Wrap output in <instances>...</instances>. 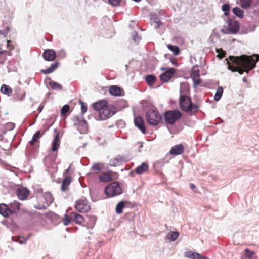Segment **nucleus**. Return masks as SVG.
I'll use <instances>...</instances> for the list:
<instances>
[{
	"instance_id": "nucleus-5",
	"label": "nucleus",
	"mask_w": 259,
	"mask_h": 259,
	"mask_svg": "<svg viewBox=\"0 0 259 259\" xmlns=\"http://www.w3.org/2000/svg\"><path fill=\"white\" fill-rule=\"evenodd\" d=\"M228 25L222 29V32L224 34H236L239 29V23L235 20L230 19L227 22Z\"/></svg>"
},
{
	"instance_id": "nucleus-44",
	"label": "nucleus",
	"mask_w": 259,
	"mask_h": 259,
	"mask_svg": "<svg viewBox=\"0 0 259 259\" xmlns=\"http://www.w3.org/2000/svg\"><path fill=\"white\" fill-rule=\"evenodd\" d=\"M71 221V220H70V216L69 217V218H68V215L66 214H65L64 215V218L63 219L64 225L65 226L68 225L70 223Z\"/></svg>"
},
{
	"instance_id": "nucleus-9",
	"label": "nucleus",
	"mask_w": 259,
	"mask_h": 259,
	"mask_svg": "<svg viewBox=\"0 0 259 259\" xmlns=\"http://www.w3.org/2000/svg\"><path fill=\"white\" fill-rule=\"evenodd\" d=\"M75 207L77 211L81 212H88L90 209V206L88 202L82 199L76 201Z\"/></svg>"
},
{
	"instance_id": "nucleus-54",
	"label": "nucleus",
	"mask_w": 259,
	"mask_h": 259,
	"mask_svg": "<svg viewBox=\"0 0 259 259\" xmlns=\"http://www.w3.org/2000/svg\"><path fill=\"white\" fill-rule=\"evenodd\" d=\"M10 42V41H7V48H9V43Z\"/></svg>"
},
{
	"instance_id": "nucleus-36",
	"label": "nucleus",
	"mask_w": 259,
	"mask_h": 259,
	"mask_svg": "<svg viewBox=\"0 0 259 259\" xmlns=\"http://www.w3.org/2000/svg\"><path fill=\"white\" fill-rule=\"evenodd\" d=\"M199 75V70L198 69V67L197 66L193 67L191 73V77H195Z\"/></svg>"
},
{
	"instance_id": "nucleus-31",
	"label": "nucleus",
	"mask_w": 259,
	"mask_h": 259,
	"mask_svg": "<svg viewBox=\"0 0 259 259\" xmlns=\"http://www.w3.org/2000/svg\"><path fill=\"white\" fill-rule=\"evenodd\" d=\"M145 79L148 84L150 86L152 85L156 80V77L153 75H148Z\"/></svg>"
},
{
	"instance_id": "nucleus-43",
	"label": "nucleus",
	"mask_w": 259,
	"mask_h": 259,
	"mask_svg": "<svg viewBox=\"0 0 259 259\" xmlns=\"http://www.w3.org/2000/svg\"><path fill=\"white\" fill-rule=\"evenodd\" d=\"M69 110V106L67 105H64L61 109V114L65 115Z\"/></svg>"
},
{
	"instance_id": "nucleus-11",
	"label": "nucleus",
	"mask_w": 259,
	"mask_h": 259,
	"mask_svg": "<svg viewBox=\"0 0 259 259\" xmlns=\"http://www.w3.org/2000/svg\"><path fill=\"white\" fill-rule=\"evenodd\" d=\"M127 161V159L125 157L118 155L116 157L110 159L109 165L111 166H117L121 165L123 162Z\"/></svg>"
},
{
	"instance_id": "nucleus-47",
	"label": "nucleus",
	"mask_w": 259,
	"mask_h": 259,
	"mask_svg": "<svg viewBox=\"0 0 259 259\" xmlns=\"http://www.w3.org/2000/svg\"><path fill=\"white\" fill-rule=\"evenodd\" d=\"M154 22L156 24V25L155 26L156 28H158L161 25V22L157 19L154 20Z\"/></svg>"
},
{
	"instance_id": "nucleus-41",
	"label": "nucleus",
	"mask_w": 259,
	"mask_h": 259,
	"mask_svg": "<svg viewBox=\"0 0 259 259\" xmlns=\"http://www.w3.org/2000/svg\"><path fill=\"white\" fill-rule=\"evenodd\" d=\"M254 254V252L248 249H246L245 250V256L246 257H248L249 258H252V257L253 256V255Z\"/></svg>"
},
{
	"instance_id": "nucleus-6",
	"label": "nucleus",
	"mask_w": 259,
	"mask_h": 259,
	"mask_svg": "<svg viewBox=\"0 0 259 259\" xmlns=\"http://www.w3.org/2000/svg\"><path fill=\"white\" fill-rule=\"evenodd\" d=\"M146 118L147 122L152 125H157L160 120V116L158 112L153 109H150L148 111L146 114Z\"/></svg>"
},
{
	"instance_id": "nucleus-1",
	"label": "nucleus",
	"mask_w": 259,
	"mask_h": 259,
	"mask_svg": "<svg viewBox=\"0 0 259 259\" xmlns=\"http://www.w3.org/2000/svg\"><path fill=\"white\" fill-rule=\"evenodd\" d=\"M259 60V55L254 54L252 56L241 55L240 56H230L229 60H227L228 68L232 72H238L242 74L248 71L256 66Z\"/></svg>"
},
{
	"instance_id": "nucleus-46",
	"label": "nucleus",
	"mask_w": 259,
	"mask_h": 259,
	"mask_svg": "<svg viewBox=\"0 0 259 259\" xmlns=\"http://www.w3.org/2000/svg\"><path fill=\"white\" fill-rule=\"evenodd\" d=\"M80 103L81 105V111L82 115H83L87 111V107L84 104L83 102L82 101H80Z\"/></svg>"
},
{
	"instance_id": "nucleus-34",
	"label": "nucleus",
	"mask_w": 259,
	"mask_h": 259,
	"mask_svg": "<svg viewBox=\"0 0 259 259\" xmlns=\"http://www.w3.org/2000/svg\"><path fill=\"white\" fill-rule=\"evenodd\" d=\"M167 47L170 50L173 52L174 55H177L179 54L180 49L178 47L176 46H173L171 45H168L167 46Z\"/></svg>"
},
{
	"instance_id": "nucleus-50",
	"label": "nucleus",
	"mask_w": 259,
	"mask_h": 259,
	"mask_svg": "<svg viewBox=\"0 0 259 259\" xmlns=\"http://www.w3.org/2000/svg\"><path fill=\"white\" fill-rule=\"evenodd\" d=\"M138 144H140L139 149H138V152H141L140 148H142L143 146L142 143L139 142V143H138Z\"/></svg>"
},
{
	"instance_id": "nucleus-8",
	"label": "nucleus",
	"mask_w": 259,
	"mask_h": 259,
	"mask_svg": "<svg viewBox=\"0 0 259 259\" xmlns=\"http://www.w3.org/2000/svg\"><path fill=\"white\" fill-rule=\"evenodd\" d=\"M180 118L181 113L178 110L169 111L166 112L164 115L166 122L171 125Z\"/></svg>"
},
{
	"instance_id": "nucleus-28",
	"label": "nucleus",
	"mask_w": 259,
	"mask_h": 259,
	"mask_svg": "<svg viewBox=\"0 0 259 259\" xmlns=\"http://www.w3.org/2000/svg\"><path fill=\"white\" fill-rule=\"evenodd\" d=\"M232 12L237 17L242 18L244 16V11L239 7L234 8Z\"/></svg>"
},
{
	"instance_id": "nucleus-49",
	"label": "nucleus",
	"mask_w": 259,
	"mask_h": 259,
	"mask_svg": "<svg viewBox=\"0 0 259 259\" xmlns=\"http://www.w3.org/2000/svg\"><path fill=\"white\" fill-rule=\"evenodd\" d=\"M42 109H43V106H39L38 108V111L39 112V113H40L41 112V111L42 110Z\"/></svg>"
},
{
	"instance_id": "nucleus-39",
	"label": "nucleus",
	"mask_w": 259,
	"mask_h": 259,
	"mask_svg": "<svg viewBox=\"0 0 259 259\" xmlns=\"http://www.w3.org/2000/svg\"><path fill=\"white\" fill-rule=\"evenodd\" d=\"M199 76L200 75H199L195 77H194L191 78L193 80V86L194 87H196L197 86L199 85L201 82V80L200 79Z\"/></svg>"
},
{
	"instance_id": "nucleus-58",
	"label": "nucleus",
	"mask_w": 259,
	"mask_h": 259,
	"mask_svg": "<svg viewBox=\"0 0 259 259\" xmlns=\"http://www.w3.org/2000/svg\"><path fill=\"white\" fill-rule=\"evenodd\" d=\"M31 235L30 234L29 236H28L27 238H24L25 239H27V240L28 239H29V237H30Z\"/></svg>"
},
{
	"instance_id": "nucleus-14",
	"label": "nucleus",
	"mask_w": 259,
	"mask_h": 259,
	"mask_svg": "<svg viewBox=\"0 0 259 259\" xmlns=\"http://www.w3.org/2000/svg\"><path fill=\"white\" fill-rule=\"evenodd\" d=\"M175 69L169 68L165 72L163 73L160 75V79L164 82L168 81L174 75Z\"/></svg>"
},
{
	"instance_id": "nucleus-55",
	"label": "nucleus",
	"mask_w": 259,
	"mask_h": 259,
	"mask_svg": "<svg viewBox=\"0 0 259 259\" xmlns=\"http://www.w3.org/2000/svg\"><path fill=\"white\" fill-rule=\"evenodd\" d=\"M3 50L2 49V48H0V54H2L3 53Z\"/></svg>"
},
{
	"instance_id": "nucleus-59",
	"label": "nucleus",
	"mask_w": 259,
	"mask_h": 259,
	"mask_svg": "<svg viewBox=\"0 0 259 259\" xmlns=\"http://www.w3.org/2000/svg\"><path fill=\"white\" fill-rule=\"evenodd\" d=\"M134 1L136 2H139L140 1H141V0H133Z\"/></svg>"
},
{
	"instance_id": "nucleus-40",
	"label": "nucleus",
	"mask_w": 259,
	"mask_h": 259,
	"mask_svg": "<svg viewBox=\"0 0 259 259\" xmlns=\"http://www.w3.org/2000/svg\"><path fill=\"white\" fill-rule=\"evenodd\" d=\"M132 36L133 37V40L136 42H138L141 39L140 37L138 35L137 32L136 31L132 32Z\"/></svg>"
},
{
	"instance_id": "nucleus-52",
	"label": "nucleus",
	"mask_w": 259,
	"mask_h": 259,
	"mask_svg": "<svg viewBox=\"0 0 259 259\" xmlns=\"http://www.w3.org/2000/svg\"><path fill=\"white\" fill-rule=\"evenodd\" d=\"M69 171V168L67 169L63 173V175L65 176L67 174Z\"/></svg>"
},
{
	"instance_id": "nucleus-16",
	"label": "nucleus",
	"mask_w": 259,
	"mask_h": 259,
	"mask_svg": "<svg viewBox=\"0 0 259 259\" xmlns=\"http://www.w3.org/2000/svg\"><path fill=\"white\" fill-rule=\"evenodd\" d=\"M29 194V191L28 189L24 187L19 188L17 190V195L19 199L23 200Z\"/></svg>"
},
{
	"instance_id": "nucleus-26",
	"label": "nucleus",
	"mask_w": 259,
	"mask_h": 259,
	"mask_svg": "<svg viewBox=\"0 0 259 259\" xmlns=\"http://www.w3.org/2000/svg\"><path fill=\"white\" fill-rule=\"evenodd\" d=\"M100 181L102 182H108L112 180L111 175L108 172H104L99 176Z\"/></svg>"
},
{
	"instance_id": "nucleus-23",
	"label": "nucleus",
	"mask_w": 259,
	"mask_h": 259,
	"mask_svg": "<svg viewBox=\"0 0 259 259\" xmlns=\"http://www.w3.org/2000/svg\"><path fill=\"white\" fill-rule=\"evenodd\" d=\"M184 256L190 259H201L202 255L197 252L192 251H187L184 253Z\"/></svg>"
},
{
	"instance_id": "nucleus-15",
	"label": "nucleus",
	"mask_w": 259,
	"mask_h": 259,
	"mask_svg": "<svg viewBox=\"0 0 259 259\" xmlns=\"http://www.w3.org/2000/svg\"><path fill=\"white\" fill-rule=\"evenodd\" d=\"M135 125L138 128L143 134L146 132L144 121L141 117H137L134 119Z\"/></svg>"
},
{
	"instance_id": "nucleus-17",
	"label": "nucleus",
	"mask_w": 259,
	"mask_h": 259,
	"mask_svg": "<svg viewBox=\"0 0 259 259\" xmlns=\"http://www.w3.org/2000/svg\"><path fill=\"white\" fill-rule=\"evenodd\" d=\"M70 220L76 224H81L83 221V217L76 212H72L70 214Z\"/></svg>"
},
{
	"instance_id": "nucleus-4",
	"label": "nucleus",
	"mask_w": 259,
	"mask_h": 259,
	"mask_svg": "<svg viewBox=\"0 0 259 259\" xmlns=\"http://www.w3.org/2000/svg\"><path fill=\"white\" fill-rule=\"evenodd\" d=\"M122 193V190L118 182H113L105 188V193L108 197L119 195Z\"/></svg>"
},
{
	"instance_id": "nucleus-2",
	"label": "nucleus",
	"mask_w": 259,
	"mask_h": 259,
	"mask_svg": "<svg viewBox=\"0 0 259 259\" xmlns=\"http://www.w3.org/2000/svg\"><path fill=\"white\" fill-rule=\"evenodd\" d=\"M94 108L98 111L101 120H105L112 117L116 112L115 107L108 104L106 101H102L94 104Z\"/></svg>"
},
{
	"instance_id": "nucleus-37",
	"label": "nucleus",
	"mask_w": 259,
	"mask_h": 259,
	"mask_svg": "<svg viewBox=\"0 0 259 259\" xmlns=\"http://www.w3.org/2000/svg\"><path fill=\"white\" fill-rule=\"evenodd\" d=\"M50 85L54 90H58L62 89V87L55 81L50 82Z\"/></svg>"
},
{
	"instance_id": "nucleus-22",
	"label": "nucleus",
	"mask_w": 259,
	"mask_h": 259,
	"mask_svg": "<svg viewBox=\"0 0 259 259\" xmlns=\"http://www.w3.org/2000/svg\"><path fill=\"white\" fill-rule=\"evenodd\" d=\"M148 165L145 162H143L135 169V172L138 175H140L146 172L148 170Z\"/></svg>"
},
{
	"instance_id": "nucleus-35",
	"label": "nucleus",
	"mask_w": 259,
	"mask_h": 259,
	"mask_svg": "<svg viewBox=\"0 0 259 259\" xmlns=\"http://www.w3.org/2000/svg\"><path fill=\"white\" fill-rule=\"evenodd\" d=\"M40 137V131H37L33 136V137L31 139V140L30 141V144L32 145L34 144V143L37 141V140Z\"/></svg>"
},
{
	"instance_id": "nucleus-57",
	"label": "nucleus",
	"mask_w": 259,
	"mask_h": 259,
	"mask_svg": "<svg viewBox=\"0 0 259 259\" xmlns=\"http://www.w3.org/2000/svg\"><path fill=\"white\" fill-rule=\"evenodd\" d=\"M2 139H3V136L1 134H0V141L2 140Z\"/></svg>"
},
{
	"instance_id": "nucleus-21",
	"label": "nucleus",
	"mask_w": 259,
	"mask_h": 259,
	"mask_svg": "<svg viewBox=\"0 0 259 259\" xmlns=\"http://www.w3.org/2000/svg\"><path fill=\"white\" fill-rule=\"evenodd\" d=\"M59 133H57L52 143V151H56L60 146Z\"/></svg>"
},
{
	"instance_id": "nucleus-51",
	"label": "nucleus",
	"mask_w": 259,
	"mask_h": 259,
	"mask_svg": "<svg viewBox=\"0 0 259 259\" xmlns=\"http://www.w3.org/2000/svg\"><path fill=\"white\" fill-rule=\"evenodd\" d=\"M195 187V186L194 184H193L192 183L190 184V188L191 189H194Z\"/></svg>"
},
{
	"instance_id": "nucleus-19",
	"label": "nucleus",
	"mask_w": 259,
	"mask_h": 259,
	"mask_svg": "<svg viewBox=\"0 0 259 259\" xmlns=\"http://www.w3.org/2000/svg\"><path fill=\"white\" fill-rule=\"evenodd\" d=\"M0 214L5 217H9L11 214L8 205L4 203L0 204Z\"/></svg>"
},
{
	"instance_id": "nucleus-30",
	"label": "nucleus",
	"mask_w": 259,
	"mask_h": 259,
	"mask_svg": "<svg viewBox=\"0 0 259 259\" xmlns=\"http://www.w3.org/2000/svg\"><path fill=\"white\" fill-rule=\"evenodd\" d=\"M1 91L3 94L9 95L12 93V90L9 86L3 84L1 88Z\"/></svg>"
},
{
	"instance_id": "nucleus-38",
	"label": "nucleus",
	"mask_w": 259,
	"mask_h": 259,
	"mask_svg": "<svg viewBox=\"0 0 259 259\" xmlns=\"http://www.w3.org/2000/svg\"><path fill=\"white\" fill-rule=\"evenodd\" d=\"M230 5L228 4H225L222 6V10L224 12L225 16L229 15V11L230 10Z\"/></svg>"
},
{
	"instance_id": "nucleus-42",
	"label": "nucleus",
	"mask_w": 259,
	"mask_h": 259,
	"mask_svg": "<svg viewBox=\"0 0 259 259\" xmlns=\"http://www.w3.org/2000/svg\"><path fill=\"white\" fill-rule=\"evenodd\" d=\"M91 170L94 171H100L101 168L98 163H94L91 167Z\"/></svg>"
},
{
	"instance_id": "nucleus-27",
	"label": "nucleus",
	"mask_w": 259,
	"mask_h": 259,
	"mask_svg": "<svg viewBox=\"0 0 259 259\" xmlns=\"http://www.w3.org/2000/svg\"><path fill=\"white\" fill-rule=\"evenodd\" d=\"M71 181V177L69 176H67L65 178H64L63 180L62 184L61 185V190L63 191H66L69 185H70Z\"/></svg>"
},
{
	"instance_id": "nucleus-18",
	"label": "nucleus",
	"mask_w": 259,
	"mask_h": 259,
	"mask_svg": "<svg viewBox=\"0 0 259 259\" xmlns=\"http://www.w3.org/2000/svg\"><path fill=\"white\" fill-rule=\"evenodd\" d=\"M109 92L112 95L120 96L121 95V89L117 85H111L109 87Z\"/></svg>"
},
{
	"instance_id": "nucleus-3",
	"label": "nucleus",
	"mask_w": 259,
	"mask_h": 259,
	"mask_svg": "<svg viewBox=\"0 0 259 259\" xmlns=\"http://www.w3.org/2000/svg\"><path fill=\"white\" fill-rule=\"evenodd\" d=\"M180 106L184 111L195 113L198 110V106L191 102V98L187 95H181Z\"/></svg>"
},
{
	"instance_id": "nucleus-56",
	"label": "nucleus",
	"mask_w": 259,
	"mask_h": 259,
	"mask_svg": "<svg viewBox=\"0 0 259 259\" xmlns=\"http://www.w3.org/2000/svg\"><path fill=\"white\" fill-rule=\"evenodd\" d=\"M217 57H219L220 58H221L223 56H221V55L220 54H219L218 55H217Z\"/></svg>"
},
{
	"instance_id": "nucleus-29",
	"label": "nucleus",
	"mask_w": 259,
	"mask_h": 259,
	"mask_svg": "<svg viewBox=\"0 0 259 259\" xmlns=\"http://www.w3.org/2000/svg\"><path fill=\"white\" fill-rule=\"evenodd\" d=\"M223 92V89L222 87H219L217 89L214 97V99L216 101H218L220 100L221 96Z\"/></svg>"
},
{
	"instance_id": "nucleus-24",
	"label": "nucleus",
	"mask_w": 259,
	"mask_h": 259,
	"mask_svg": "<svg viewBox=\"0 0 259 259\" xmlns=\"http://www.w3.org/2000/svg\"><path fill=\"white\" fill-rule=\"evenodd\" d=\"M59 63L55 62L51 65V66L46 69L41 70V72L45 74H48L54 72L59 66Z\"/></svg>"
},
{
	"instance_id": "nucleus-7",
	"label": "nucleus",
	"mask_w": 259,
	"mask_h": 259,
	"mask_svg": "<svg viewBox=\"0 0 259 259\" xmlns=\"http://www.w3.org/2000/svg\"><path fill=\"white\" fill-rule=\"evenodd\" d=\"M41 199H43V200H40L42 202V204H39L35 206V208L37 209H45L53 201V198L50 192L45 193Z\"/></svg>"
},
{
	"instance_id": "nucleus-33",
	"label": "nucleus",
	"mask_w": 259,
	"mask_h": 259,
	"mask_svg": "<svg viewBox=\"0 0 259 259\" xmlns=\"http://www.w3.org/2000/svg\"><path fill=\"white\" fill-rule=\"evenodd\" d=\"M241 7L243 9H248L251 5V0H239Z\"/></svg>"
},
{
	"instance_id": "nucleus-25",
	"label": "nucleus",
	"mask_w": 259,
	"mask_h": 259,
	"mask_svg": "<svg viewBox=\"0 0 259 259\" xmlns=\"http://www.w3.org/2000/svg\"><path fill=\"white\" fill-rule=\"evenodd\" d=\"M179 233L177 231H171L167 234L165 239L169 240V242L175 241L179 237Z\"/></svg>"
},
{
	"instance_id": "nucleus-13",
	"label": "nucleus",
	"mask_w": 259,
	"mask_h": 259,
	"mask_svg": "<svg viewBox=\"0 0 259 259\" xmlns=\"http://www.w3.org/2000/svg\"><path fill=\"white\" fill-rule=\"evenodd\" d=\"M184 150L182 144H180L172 146L169 151V154L172 155H178L181 154Z\"/></svg>"
},
{
	"instance_id": "nucleus-48",
	"label": "nucleus",
	"mask_w": 259,
	"mask_h": 259,
	"mask_svg": "<svg viewBox=\"0 0 259 259\" xmlns=\"http://www.w3.org/2000/svg\"><path fill=\"white\" fill-rule=\"evenodd\" d=\"M26 241H27V239H25L24 238H23V240H20L19 241V242H20V244H25L26 243Z\"/></svg>"
},
{
	"instance_id": "nucleus-10",
	"label": "nucleus",
	"mask_w": 259,
	"mask_h": 259,
	"mask_svg": "<svg viewBox=\"0 0 259 259\" xmlns=\"http://www.w3.org/2000/svg\"><path fill=\"white\" fill-rule=\"evenodd\" d=\"M42 56L45 60L47 61H53L56 58V52L52 49L46 50L44 52Z\"/></svg>"
},
{
	"instance_id": "nucleus-12",
	"label": "nucleus",
	"mask_w": 259,
	"mask_h": 259,
	"mask_svg": "<svg viewBox=\"0 0 259 259\" xmlns=\"http://www.w3.org/2000/svg\"><path fill=\"white\" fill-rule=\"evenodd\" d=\"M74 124L78 126V129L80 133H85L88 130L87 123L84 119H77Z\"/></svg>"
},
{
	"instance_id": "nucleus-45",
	"label": "nucleus",
	"mask_w": 259,
	"mask_h": 259,
	"mask_svg": "<svg viewBox=\"0 0 259 259\" xmlns=\"http://www.w3.org/2000/svg\"><path fill=\"white\" fill-rule=\"evenodd\" d=\"M121 0H108L109 3L113 6H118Z\"/></svg>"
},
{
	"instance_id": "nucleus-32",
	"label": "nucleus",
	"mask_w": 259,
	"mask_h": 259,
	"mask_svg": "<svg viewBox=\"0 0 259 259\" xmlns=\"http://www.w3.org/2000/svg\"><path fill=\"white\" fill-rule=\"evenodd\" d=\"M125 207L124 202L120 201L119 202L116 206L115 211L117 214H121L122 212V209Z\"/></svg>"
},
{
	"instance_id": "nucleus-20",
	"label": "nucleus",
	"mask_w": 259,
	"mask_h": 259,
	"mask_svg": "<svg viewBox=\"0 0 259 259\" xmlns=\"http://www.w3.org/2000/svg\"><path fill=\"white\" fill-rule=\"evenodd\" d=\"M9 210L11 213H17L20 209V204L16 201H14L13 202L10 203L9 205Z\"/></svg>"
},
{
	"instance_id": "nucleus-53",
	"label": "nucleus",
	"mask_w": 259,
	"mask_h": 259,
	"mask_svg": "<svg viewBox=\"0 0 259 259\" xmlns=\"http://www.w3.org/2000/svg\"><path fill=\"white\" fill-rule=\"evenodd\" d=\"M242 81H243L244 82H246V81H247L246 78V77H244V78L242 79Z\"/></svg>"
}]
</instances>
